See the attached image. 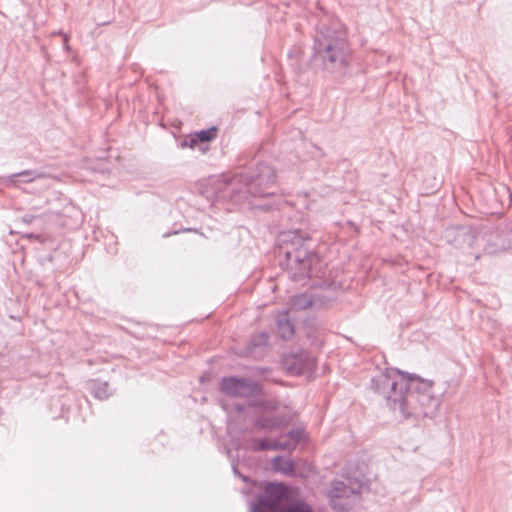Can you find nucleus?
<instances>
[{
  "instance_id": "2",
  "label": "nucleus",
  "mask_w": 512,
  "mask_h": 512,
  "mask_svg": "<svg viewBox=\"0 0 512 512\" xmlns=\"http://www.w3.org/2000/svg\"><path fill=\"white\" fill-rule=\"evenodd\" d=\"M266 494L271 508L276 510L288 496V489L282 484L272 483L266 487Z\"/></svg>"
},
{
  "instance_id": "1",
  "label": "nucleus",
  "mask_w": 512,
  "mask_h": 512,
  "mask_svg": "<svg viewBox=\"0 0 512 512\" xmlns=\"http://www.w3.org/2000/svg\"><path fill=\"white\" fill-rule=\"evenodd\" d=\"M418 377L415 374L405 373L399 370L393 371L387 376V380L393 393L395 394L394 399L396 400V392L399 391V397L402 398L409 389L411 382L416 381Z\"/></svg>"
},
{
  "instance_id": "10",
  "label": "nucleus",
  "mask_w": 512,
  "mask_h": 512,
  "mask_svg": "<svg viewBox=\"0 0 512 512\" xmlns=\"http://www.w3.org/2000/svg\"><path fill=\"white\" fill-rule=\"evenodd\" d=\"M330 59H331V61H336L337 60V56L336 55H331Z\"/></svg>"
},
{
  "instance_id": "7",
  "label": "nucleus",
  "mask_w": 512,
  "mask_h": 512,
  "mask_svg": "<svg viewBox=\"0 0 512 512\" xmlns=\"http://www.w3.org/2000/svg\"><path fill=\"white\" fill-rule=\"evenodd\" d=\"M344 48H345L344 42L337 43V45L335 46V49H339V50H343ZM333 49H334V47H331V46L328 47V51H332Z\"/></svg>"
},
{
  "instance_id": "8",
  "label": "nucleus",
  "mask_w": 512,
  "mask_h": 512,
  "mask_svg": "<svg viewBox=\"0 0 512 512\" xmlns=\"http://www.w3.org/2000/svg\"><path fill=\"white\" fill-rule=\"evenodd\" d=\"M288 446V443H280V444H274L272 445V447H275V448H286Z\"/></svg>"
},
{
  "instance_id": "3",
  "label": "nucleus",
  "mask_w": 512,
  "mask_h": 512,
  "mask_svg": "<svg viewBox=\"0 0 512 512\" xmlns=\"http://www.w3.org/2000/svg\"><path fill=\"white\" fill-rule=\"evenodd\" d=\"M221 389L230 395H247L250 391L248 384L234 377L223 379Z\"/></svg>"
},
{
  "instance_id": "6",
  "label": "nucleus",
  "mask_w": 512,
  "mask_h": 512,
  "mask_svg": "<svg viewBox=\"0 0 512 512\" xmlns=\"http://www.w3.org/2000/svg\"><path fill=\"white\" fill-rule=\"evenodd\" d=\"M284 512H312V510L304 503H297L285 509Z\"/></svg>"
},
{
  "instance_id": "11",
  "label": "nucleus",
  "mask_w": 512,
  "mask_h": 512,
  "mask_svg": "<svg viewBox=\"0 0 512 512\" xmlns=\"http://www.w3.org/2000/svg\"><path fill=\"white\" fill-rule=\"evenodd\" d=\"M268 447H270V446H269V445H266V444H263V445H262V448H263V449H264V448H268Z\"/></svg>"
},
{
  "instance_id": "5",
  "label": "nucleus",
  "mask_w": 512,
  "mask_h": 512,
  "mask_svg": "<svg viewBox=\"0 0 512 512\" xmlns=\"http://www.w3.org/2000/svg\"><path fill=\"white\" fill-rule=\"evenodd\" d=\"M277 325L282 338L288 339L294 334V328L288 319H278Z\"/></svg>"
},
{
  "instance_id": "9",
  "label": "nucleus",
  "mask_w": 512,
  "mask_h": 512,
  "mask_svg": "<svg viewBox=\"0 0 512 512\" xmlns=\"http://www.w3.org/2000/svg\"><path fill=\"white\" fill-rule=\"evenodd\" d=\"M345 494H346V488L344 487V489L342 491V495H345ZM334 496L339 497V496H341V494L335 493Z\"/></svg>"
},
{
  "instance_id": "4",
  "label": "nucleus",
  "mask_w": 512,
  "mask_h": 512,
  "mask_svg": "<svg viewBox=\"0 0 512 512\" xmlns=\"http://www.w3.org/2000/svg\"><path fill=\"white\" fill-rule=\"evenodd\" d=\"M217 129L212 127L208 130H202L200 132H196L188 137V139L182 144L183 147H189L191 149H195L198 142H209L216 138Z\"/></svg>"
}]
</instances>
